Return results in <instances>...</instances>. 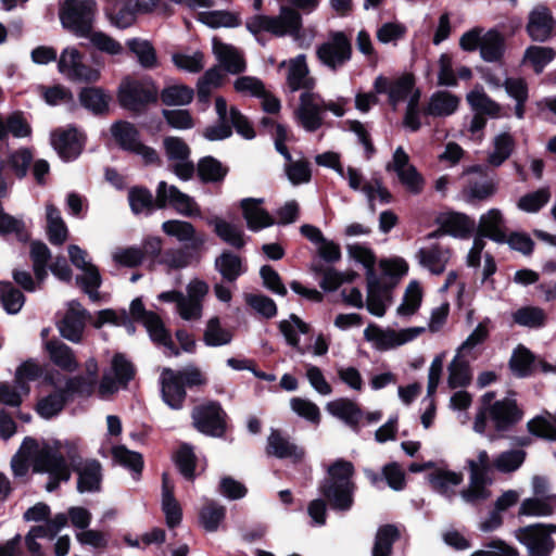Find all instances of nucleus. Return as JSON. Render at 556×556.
<instances>
[{
  "label": "nucleus",
  "instance_id": "56",
  "mask_svg": "<svg viewBox=\"0 0 556 556\" xmlns=\"http://www.w3.org/2000/svg\"><path fill=\"white\" fill-rule=\"evenodd\" d=\"M232 340V334L229 330L220 326L218 317H212L204 331V342L208 346H222L229 344Z\"/></svg>",
  "mask_w": 556,
  "mask_h": 556
},
{
  "label": "nucleus",
  "instance_id": "61",
  "mask_svg": "<svg viewBox=\"0 0 556 556\" xmlns=\"http://www.w3.org/2000/svg\"><path fill=\"white\" fill-rule=\"evenodd\" d=\"M525 458L526 453L522 450L505 451L493 459V467L500 472H513L522 465Z\"/></svg>",
  "mask_w": 556,
  "mask_h": 556
},
{
  "label": "nucleus",
  "instance_id": "55",
  "mask_svg": "<svg viewBox=\"0 0 556 556\" xmlns=\"http://www.w3.org/2000/svg\"><path fill=\"white\" fill-rule=\"evenodd\" d=\"M528 429L536 437L556 441V416L545 412L531 419Z\"/></svg>",
  "mask_w": 556,
  "mask_h": 556
},
{
  "label": "nucleus",
  "instance_id": "5",
  "mask_svg": "<svg viewBox=\"0 0 556 556\" xmlns=\"http://www.w3.org/2000/svg\"><path fill=\"white\" fill-rule=\"evenodd\" d=\"M459 47L466 52L479 49L480 58L484 62H500L505 53V38L496 28L484 30L473 27L465 31L459 38Z\"/></svg>",
  "mask_w": 556,
  "mask_h": 556
},
{
  "label": "nucleus",
  "instance_id": "37",
  "mask_svg": "<svg viewBox=\"0 0 556 556\" xmlns=\"http://www.w3.org/2000/svg\"><path fill=\"white\" fill-rule=\"evenodd\" d=\"M162 510L165 515L166 525L169 528H174L180 523L182 516L181 508L174 497V485L168 479L167 473H163Z\"/></svg>",
  "mask_w": 556,
  "mask_h": 556
},
{
  "label": "nucleus",
  "instance_id": "54",
  "mask_svg": "<svg viewBox=\"0 0 556 556\" xmlns=\"http://www.w3.org/2000/svg\"><path fill=\"white\" fill-rule=\"evenodd\" d=\"M143 325H144L150 338L154 342H157V343L164 345L173 354H175V355L178 354V351L175 350L174 343H173L168 332L166 331V329L163 325V321L155 313H151L150 315H148V319L144 320Z\"/></svg>",
  "mask_w": 556,
  "mask_h": 556
},
{
  "label": "nucleus",
  "instance_id": "18",
  "mask_svg": "<svg viewBox=\"0 0 556 556\" xmlns=\"http://www.w3.org/2000/svg\"><path fill=\"white\" fill-rule=\"evenodd\" d=\"M88 318V312L81 306L79 302H68L64 315L58 321V329L60 334L73 343H79L83 340V334Z\"/></svg>",
  "mask_w": 556,
  "mask_h": 556
},
{
  "label": "nucleus",
  "instance_id": "11",
  "mask_svg": "<svg viewBox=\"0 0 556 556\" xmlns=\"http://www.w3.org/2000/svg\"><path fill=\"white\" fill-rule=\"evenodd\" d=\"M425 331L422 327H410L401 330L381 329L369 325L364 330L365 339L380 351H387L413 341Z\"/></svg>",
  "mask_w": 556,
  "mask_h": 556
},
{
  "label": "nucleus",
  "instance_id": "51",
  "mask_svg": "<svg viewBox=\"0 0 556 556\" xmlns=\"http://www.w3.org/2000/svg\"><path fill=\"white\" fill-rule=\"evenodd\" d=\"M506 93L516 101L515 115L522 119L525 116V103L528 100V85L522 78L508 77L504 80Z\"/></svg>",
  "mask_w": 556,
  "mask_h": 556
},
{
  "label": "nucleus",
  "instance_id": "52",
  "mask_svg": "<svg viewBox=\"0 0 556 556\" xmlns=\"http://www.w3.org/2000/svg\"><path fill=\"white\" fill-rule=\"evenodd\" d=\"M198 21L210 27H236L240 24L236 13L216 10L207 11L206 9L197 10Z\"/></svg>",
  "mask_w": 556,
  "mask_h": 556
},
{
  "label": "nucleus",
  "instance_id": "47",
  "mask_svg": "<svg viewBox=\"0 0 556 556\" xmlns=\"http://www.w3.org/2000/svg\"><path fill=\"white\" fill-rule=\"evenodd\" d=\"M466 99L476 114H485L491 117H496L500 114V104L492 100L481 87H476L473 90L467 93Z\"/></svg>",
  "mask_w": 556,
  "mask_h": 556
},
{
  "label": "nucleus",
  "instance_id": "32",
  "mask_svg": "<svg viewBox=\"0 0 556 556\" xmlns=\"http://www.w3.org/2000/svg\"><path fill=\"white\" fill-rule=\"evenodd\" d=\"M464 480L463 473L444 468H434L428 475L431 488L440 495L451 500L455 495V488Z\"/></svg>",
  "mask_w": 556,
  "mask_h": 556
},
{
  "label": "nucleus",
  "instance_id": "62",
  "mask_svg": "<svg viewBox=\"0 0 556 556\" xmlns=\"http://www.w3.org/2000/svg\"><path fill=\"white\" fill-rule=\"evenodd\" d=\"M137 14L132 3H129L128 0L118 8L106 10V16L111 24L121 29L131 26L136 21Z\"/></svg>",
  "mask_w": 556,
  "mask_h": 556
},
{
  "label": "nucleus",
  "instance_id": "34",
  "mask_svg": "<svg viewBox=\"0 0 556 556\" xmlns=\"http://www.w3.org/2000/svg\"><path fill=\"white\" fill-rule=\"evenodd\" d=\"M419 263L431 274L440 275L451 258V251L442 245L422 248L418 252Z\"/></svg>",
  "mask_w": 556,
  "mask_h": 556
},
{
  "label": "nucleus",
  "instance_id": "28",
  "mask_svg": "<svg viewBox=\"0 0 556 556\" xmlns=\"http://www.w3.org/2000/svg\"><path fill=\"white\" fill-rule=\"evenodd\" d=\"M440 229L455 238H467L476 228V222L469 216L458 212L443 213L438 217Z\"/></svg>",
  "mask_w": 556,
  "mask_h": 556
},
{
  "label": "nucleus",
  "instance_id": "33",
  "mask_svg": "<svg viewBox=\"0 0 556 556\" xmlns=\"http://www.w3.org/2000/svg\"><path fill=\"white\" fill-rule=\"evenodd\" d=\"M477 236L483 239L486 237L500 243L506 241L504 218L500 210L491 208L480 216Z\"/></svg>",
  "mask_w": 556,
  "mask_h": 556
},
{
  "label": "nucleus",
  "instance_id": "19",
  "mask_svg": "<svg viewBox=\"0 0 556 556\" xmlns=\"http://www.w3.org/2000/svg\"><path fill=\"white\" fill-rule=\"evenodd\" d=\"M192 420L194 428L203 434L220 437L225 431V413L217 403L195 407Z\"/></svg>",
  "mask_w": 556,
  "mask_h": 556
},
{
  "label": "nucleus",
  "instance_id": "15",
  "mask_svg": "<svg viewBox=\"0 0 556 556\" xmlns=\"http://www.w3.org/2000/svg\"><path fill=\"white\" fill-rule=\"evenodd\" d=\"M84 55L76 48H65L59 59L58 68L72 81L94 83L99 79L98 70L84 63Z\"/></svg>",
  "mask_w": 556,
  "mask_h": 556
},
{
  "label": "nucleus",
  "instance_id": "39",
  "mask_svg": "<svg viewBox=\"0 0 556 556\" xmlns=\"http://www.w3.org/2000/svg\"><path fill=\"white\" fill-rule=\"evenodd\" d=\"M556 496H532L525 498L519 506L518 515L525 517L543 518L554 514Z\"/></svg>",
  "mask_w": 556,
  "mask_h": 556
},
{
  "label": "nucleus",
  "instance_id": "23",
  "mask_svg": "<svg viewBox=\"0 0 556 556\" xmlns=\"http://www.w3.org/2000/svg\"><path fill=\"white\" fill-rule=\"evenodd\" d=\"M85 137L77 128H59L51 135V144L64 161L76 159L83 151Z\"/></svg>",
  "mask_w": 556,
  "mask_h": 556
},
{
  "label": "nucleus",
  "instance_id": "53",
  "mask_svg": "<svg viewBox=\"0 0 556 556\" xmlns=\"http://www.w3.org/2000/svg\"><path fill=\"white\" fill-rule=\"evenodd\" d=\"M279 329L287 343L298 349V351L303 354L304 351L299 345V333H307L309 329L308 325L296 315L291 314L289 319H285L279 323Z\"/></svg>",
  "mask_w": 556,
  "mask_h": 556
},
{
  "label": "nucleus",
  "instance_id": "16",
  "mask_svg": "<svg viewBox=\"0 0 556 556\" xmlns=\"http://www.w3.org/2000/svg\"><path fill=\"white\" fill-rule=\"evenodd\" d=\"M157 97V88L152 80L125 79L119 87L118 99L121 104L132 111H137L143 104L153 102Z\"/></svg>",
  "mask_w": 556,
  "mask_h": 556
},
{
  "label": "nucleus",
  "instance_id": "63",
  "mask_svg": "<svg viewBox=\"0 0 556 556\" xmlns=\"http://www.w3.org/2000/svg\"><path fill=\"white\" fill-rule=\"evenodd\" d=\"M0 299L4 309L9 314H16L24 305L23 293L15 289L10 282L0 283Z\"/></svg>",
  "mask_w": 556,
  "mask_h": 556
},
{
  "label": "nucleus",
  "instance_id": "31",
  "mask_svg": "<svg viewBox=\"0 0 556 556\" xmlns=\"http://www.w3.org/2000/svg\"><path fill=\"white\" fill-rule=\"evenodd\" d=\"M460 103V98L450 91L433 92L424 109L425 114L433 117H447L454 114Z\"/></svg>",
  "mask_w": 556,
  "mask_h": 556
},
{
  "label": "nucleus",
  "instance_id": "20",
  "mask_svg": "<svg viewBox=\"0 0 556 556\" xmlns=\"http://www.w3.org/2000/svg\"><path fill=\"white\" fill-rule=\"evenodd\" d=\"M388 170H394L405 188L412 193H419L425 180L416 167L409 163V156L402 147H397L393 153L392 162L387 165Z\"/></svg>",
  "mask_w": 556,
  "mask_h": 556
},
{
  "label": "nucleus",
  "instance_id": "42",
  "mask_svg": "<svg viewBox=\"0 0 556 556\" xmlns=\"http://www.w3.org/2000/svg\"><path fill=\"white\" fill-rule=\"evenodd\" d=\"M515 148V140L513 136L507 132L497 134L492 140V149L488 155V163L491 166H501L513 153Z\"/></svg>",
  "mask_w": 556,
  "mask_h": 556
},
{
  "label": "nucleus",
  "instance_id": "30",
  "mask_svg": "<svg viewBox=\"0 0 556 556\" xmlns=\"http://www.w3.org/2000/svg\"><path fill=\"white\" fill-rule=\"evenodd\" d=\"M162 230L179 242L189 243L190 248L197 250L205 242V237L197 232L193 225L186 220L170 219L162 224Z\"/></svg>",
  "mask_w": 556,
  "mask_h": 556
},
{
  "label": "nucleus",
  "instance_id": "13",
  "mask_svg": "<svg viewBox=\"0 0 556 556\" xmlns=\"http://www.w3.org/2000/svg\"><path fill=\"white\" fill-rule=\"evenodd\" d=\"M155 204L159 208L169 205L186 217H201V210L195 200L165 181H160L157 185Z\"/></svg>",
  "mask_w": 556,
  "mask_h": 556
},
{
  "label": "nucleus",
  "instance_id": "4",
  "mask_svg": "<svg viewBox=\"0 0 556 556\" xmlns=\"http://www.w3.org/2000/svg\"><path fill=\"white\" fill-rule=\"evenodd\" d=\"M208 285L199 278L191 279L186 293L172 290L159 294L162 302L175 303L176 313L186 321H199L202 318L203 300L208 293Z\"/></svg>",
  "mask_w": 556,
  "mask_h": 556
},
{
  "label": "nucleus",
  "instance_id": "8",
  "mask_svg": "<svg viewBox=\"0 0 556 556\" xmlns=\"http://www.w3.org/2000/svg\"><path fill=\"white\" fill-rule=\"evenodd\" d=\"M302 25L301 15L294 9L282 7L278 16L254 15L247 22L252 34L267 31L275 36L298 35Z\"/></svg>",
  "mask_w": 556,
  "mask_h": 556
},
{
  "label": "nucleus",
  "instance_id": "26",
  "mask_svg": "<svg viewBox=\"0 0 556 556\" xmlns=\"http://www.w3.org/2000/svg\"><path fill=\"white\" fill-rule=\"evenodd\" d=\"M555 24L551 10L538 4L529 12L527 33L532 40L543 42L552 36Z\"/></svg>",
  "mask_w": 556,
  "mask_h": 556
},
{
  "label": "nucleus",
  "instance_id": "14",
  "mask_svg": "<svg viewBox=\"0 0 556 556\" xmlns=\"http://www.w3.org/2000/svg\"><path fill=\"white\" fill-rule=\"evenodd\" d=\"M67 250L72 264L83 271V275L76 278L77 283L92 301H98V288L101 285V276L98 268L90 262L87 251L80 247L71 244Z\"/></svg>",
  "mask_w": 556,
  "mask_h": 556
},
{
  "label": "nucleus",
  "instance_id": "49",
  "mask_svg": "<svg viewBox=\"0 0 556 556\" xmlns=\"http://www.w3.org/2000/svg\"><path fill=\"white\" fill-rule=\"evenodd\" d=\"M447 384L451 389L467 386L471 380V374L468 362L464 354L457 352L448 367Z\"/></svg>",
  "mask_w": 556,
  "mask_h": 556
},
{
  "label": "nucleus",
  "instance_id": "35",
  "mask_svg": "<svg viewBox=\"0 0 556 556\" xmlns=\"http://www.w3.org/2000/svg\"><path fill=\"white\" fill-rule=\"evenodd\" d=\"M261 199H244L241 201L243 216L249 229L258 231L274 224L273 217L261 206Z\"/></svg>",
  "mask_w": 556,
  "mask_h": 556
},
{
  "label": "nucleus",
  "instance_id": "3",
  "mask_svg": "<svg viewBox=\"0 0 556 556\" xmlns=\"http://www.w3.org/2000/svg\"><path fill=\"white\" fill-rule=\"evenodd\" d=\"M521 416L515 400L506 397L495 401L492 406L479 408L472 428L476 433L493 440L494 435L490 433L489 425L494 431L503 432L518 422Z\"/></svg>",
  "mask_w": 556,
  "mask_h": 556
},
{
  "label": "nucleus",
  "instance_id": "48",
  "mask_svg": "<svg viewBox=\"0 0 556 556\" xmlns=\"http://www.w3.org/2000/svg\"><path fill=\"white\" fill-rule=\"evenodd\" d=\"M46 216L50 242L56 245L63 244L67 239L68 231L60 211L52 204H48L46 207Z\"/></svg>",
  "mask_w": 556,
  "mask_h": 556
},
{
  "label": "nucleus",
  "instance_id": "38",
  "mask_svg": "<svg viewBox=\"0 0 556 556\" xmlns=\"http://www.w3.org/2000/svg\"><path fill=\"white\" fill-rule=\"evenodd\" d=\"M46 350L51 362L61 369L73 372L78 368V362L73 350L59 340H51L46 343Z\"/></svg>",
  "mask_w": 556,
  "mask_h": 556
},
{
  "label": "nucleus",
  "instance_id": "36",
  "mask_svg": "<svg viewBox=\"0 0 556 556\" xmlns=\"http://www.w3.org/2000/svg\"><path fill=\"white\" fill-rule=\"evenodd\" d=\"M213 51L227 72L238 74L245 70V62L235 47L214 39Z\"/></svg>",
  "mask_w": 556,
  "mask_h": 556
},
{
  "label": "nucleus",
  "instance_id": "1",
  "mask_svg": "<svg viewBox=\"0 0 556 556\" xmlns=\"http://www.w3.org/2000/svg\"><path fill=\"white\" fill-rule=\"evenodd\" d=\"M29 462L34 471L49 475L46 484L48 492L54 491L62 481L71 478V469L61 455L55 454L47 444L39 446L35 440L26 438L11 460L14 476L24 477L28 471Z\"/></svg>",
  "mask_w": 556,
  "mask_h": 556
},
{
  "label": "nucleus",
  "instance_id": "29",
  "mask_svg": "<svg viewBox=\"0 0 556 556\" xmlns=\"http://www.w3.org/2000/svg\"><path fill=\"white\" fill-rule=\"evenodd\" d=\"M77 472V490L79 493L98 492L102 481V466L96 459H85L74 468Z\"/></svg>",
  "mask_w": 556,
  "mask_h": 556
},
{
  "label": "nucleus",
  "instance_id": "43",
  "mask_svg": "<svg viewBox=\"0 0 556 556\" xmlns=\"http://www.w3.org/2000/svg\"><path fill=\"white\" fill-rule=\"evenodd\" d=\"M267 453L278 458H292L294 460L300 459L303 456V451L301 448L291 443L276 430H273L268 437Z\"/></svg>",
  "mask_w": 556,
  "mask_h": 556
},
{
  "label": "nucleus",
  "instance_id": "9",
  "mask_svg": "<svg viewBox=\"0 0 556 556\" xmlns=\"http://www.w3.org/2000/svg\"><path fill=\"white\" fill-rule=\"evenodd\" d=\"M352 54L351 39L343 31H331L328 39L316 48L317 60L332 72L344 67Z\"/></svg>",
  "mask_w": 556,
  "mask_h": 556
},
{
  "label": "nucleus",
  "instance_id": "45",
  "mask_svg": "<svg viewBox=\"0 0 556 556\" xmlns=\"http://www.w3.org/2000/svg\"><path fill=\"white\" fill-rule=\"evenodd\" d=\"M214 265L215 269L228 282H235L245 271L242 260L229 251H225L216 257Z\"/></svg>",
  "mask_w": 556,
  "mask_h": 556
},
{
  "label": "nucleus",
  "instance_id": "2",
  "mask_svg": "<svg viewBox=\"0 0 556 556\" xmlns=\"http://www.w3.org/2000/svg\"><path fill=\"white\" fill-rule=\"evenodd\" d=\"M353 475L354 466L348 460L339 459L329 467L328 477L319 490L332 509L349 511L352 508L355 492Z\"/></svg>",
  "mask_w": 556,
  "mask_h": 556
},
{
  "label": "nucleus",
  "instance_id": "17",
  "mask_svg": "<svg viewBox=\"0 0 556 556\" xmlns=\"http://www.w3.org/2000/svg\"><path fill=\"white\" fill-rule=\"evenodd\" d=\"M374 90L378 94H388V101L393 109L417 90L415 89V79L412 74H403L397 77H386L379 75L374 81Z\"/></svg>",
  "mask_w": 556,
  "mask_h": 556
},
{
  "label": "nucleus",
  "instance_id": "59",
  "mask_svg": "<svg viewBox=\"0 0 556 556\" xmlns=\"http://www.w3.org/2000/svg\"><path fill=\"white\" fill-rule=\"evenodd\" d=\"M84 108L96 114L103 113L108 109L110 97L98 88H85L79 94Z\"/></svg>",
  "mask_w": 556,
  "mask_h": 556
},
{
  "label": "nucleus",
  "instance_id": "57",
  "mask_svg": "<svg viewBox=\"0 0 556 556\" xmlns=\"http://www.w3.org/2000/svg\"><path fill=\"white\" fill-rule=\"evenodd\" d=\"M555 55L556 52L553 48L531 46L526 50L523 61L529 63L536 73H541Z\"/></svg>",
  "mask_w": 556,
  "mask_h": 556
},
{
  "label": "nucleus",
  "instance_id": "44",
  "mask_svg": "<svg viewBox=\"0 0 556 556\" xmlns=\"http://www.w3.org/2000/svg\"><path fill=\"white\" fill-rule=\"evenodd\" d=\"M129 51L137 58L141 67L152 70L157 67L159 60L152 43L142 38H131L126 42Z\"/></svg>",
  "mask_w": 556,
  "mask_h": 556
},
{
  "label": "nucleus",
  "instance_id": "10",
  "mask_svg": "<svg viewBox=\"0 0 556 556\" xmlns=\"http://www.w3.org/2000/svg\"><path fill=\"white\" fill-rule=\"evenodd\" d=\"M470 477L468 486L462 491L460 496L466 503H477L490 497V491L486 485L490 483L489 472L493 467L489 454L480 451L476 459L467 460Z\"/></svg>",
  "mask_w": 556,
  "mask_h": 556
},
{
  "label": "nucleus",
  "instance_id": "27",
  "mask_svg": "<svg viewBox=\"0 0 556 556\" xmlns=\"http://www.w3.org/2000/svg\"><path fill=\"white\" fill-rule=\"evenodd\" d=\"M288 65L287 83L291 91L309 90L313 91L316 79L309 76V68L306 63V55L299 54L288 62H282L281 65Z\"/></svg>",
  "mask_w": 556,
  "mask_h": 556
},
{
  "label": "nucleus",
  "instance_id": "21",
  "mask_svg": "<svg viewBox=\"0 0 556 556\" xmlns=\"http://www.w3.org/2000/svg\"><path fill=\"white\" fill-rule=\"evenodd\" d=\"M111 131L114 139L123 149L137 153L146 163L156 161V152L141 143L137 129L130 123L117 122L112 126Z\"/></svg>",
  "mask_w": 556,
  "mask_h": 556
},
{
  "label": "nucleus",
  "instance_id": "41",
  "mask_svg": "<svg viewBox=\"0 0 556 556\" xmlns=\"http://www.w3.org/2000/svg\"><path fill=\"white\" fill-rule=\"evenodd\" d=\"M327 412L350 427H356L362 418L359 407L349 399H338L326 405Z\"/></svg>",
  "mask_w": 556,
  "mask_h": 556
},
{
  "label": "nucleus",
  "instance_id": "24",
  "mask_svg": "<svg viewBox=\"0 0 556 556\" xmlns=\"http://www.w3.org/2000/svg\"><path fill=\"white\" fill-rule=\"evenodd\" d=\"M160 384L163 402L172 409H181L187 394L179 375L170 368H164L160 376Z\"/></svg>",
  "mask_w": 556,
  "mask_h": 556
},
{
  "label": "nucleus",
  "instance_id": "12",
  "mask_svg": "<svg viewBox=\"0 0 556 556\" xmlns=\"http://www.w3.org/2000/svg\"><path fill=\"white\" fill-rule=\"evenodd\" d=\"M324 113L325 100L319 93L306 90L300 94L294 117L306 131L313 132L321 127Z\"/></svg>",
  "mask_w": 556,
  "mask_h": 556
},
{
  "label": "nucleus",
  "instance_id": "64",
  "mask_svg": "<svg viewBox=\"0 0 556 556\" xmlns=\"http://www.w3.org/2000/svg\"><path fill=\"white\" fill-rule=\"evenodd\" d=\"M162 101L167 105H186L193 99V90L185 85H172L161 93Z\"/></svg>",
  "mask_w": 556,
  "mask_h": 556
},
{
  "label": "nucleus",
  "instance_id": "25",
  "mask_svg": "<svg viewBox=\"0 0 556 556\" xmlns=\"http://www.w3.org/2000/svg\"><path fill=\"white\" fill-rule=\"evenodd\" d=\"M112 374H105L100 382L99 392L102 396L116 392L119 386H126L134 376L132 365L121 354L112 359Z\"/></svg>",
  "mask_w": 556,
  "mask_h": 556
},
{
  "label": "nucleus",
  "instance_id": "50",
  "mask_svg": "<svg viewBox=\"0 0 556 556\" xmlns=\"http://www.w3.org/2000/svg\"><path fill=\"white\" fill-rule=\"evenodd\" d=\"M399 538L400 531L395 526H381L376 533L372 556H391L393 544Z\"/></svg>",
  "mask_w": 556,
  "mask_h": 556
},
{
  "label": "nucleus",
  "instance_id": "6",
  "mask_svg": "<svg viewBox=\"0 0 556 556\" xmlns=\"http://www.w3.org/2000/svg\"><path fill=\"white\" fill-rule=\"evenodd\" d=\"M556 523H534L518 528L515 539L526 547L529 556H551L556 547Z\"/></svg>",
  "mask_w": 556,
  "mask_h": 556
},
{
  "label": "nucleus",
  "instance_id": "46",
  "mask_svg": "<svg viewBox=\"0 0 556 556\" xmlns=\"http://www.w3.org/2000/svg\"><path fill=\"white\" fill-rule=\"evenodd\" d=\"M207 224L213 226L216 235L231 247L240 249L244 245L243 231L238 225L217 216L208 219Z\"/></svg>",
  "mask_w": 556,
  "mask_h": 556
},
{
  "label": "nucleus",
  "instance_id": "58",
  "mask_svg": "<svg viewBox=\"0 0 556 556\" xmlns=\"http://www.w3.org/2000/svg\"><path fill=\"white\" fill-rule=\"evenodd\" d=\"M51 257L50 250L42 242H33L30 245V258L33 261L34 273L37 281L40 283L47 277V263Z\"/></svg>",
  "mask_w": 556,
  "mask_h": 556
},
{
  "label": "nucleus",
  "instance_id": "7",
  "mask_svg": "<svg viewBox=\"0 0 556 556\" xmlns=\"http://www.w3.org/2000/svg\"><path fill=\"white\" fill-rule=\"evenodd\" d=\"M94 15L96 2L93 0H65L60 10L63 27L80 38L88 37L92 31Z\"/></svg>",
  "mask_w": 556,
  "mask_h": 556
},
{
  "label": "nucleus",
  "instance_id": "40",
  "mask_svg": "<svg viewBox=\"0 0 556 556\" xmlns=\"http://www.w3.org/2000/svg\"><path fill=\"white\" fill-rule=\"evenodd\" d=\"M389 301V290L380 285L377 277L367 279L366 306L370 314L382 317Z\"/></svg>",
  "mask_w": 556,
  "mask_h": 556
},
{
  "label": "nucleus",
  "instance_id": "60",
  "mask_svg": "<svg viewBox=\"0 0 556 556\" xmlns=\"http://www.w3.org/2000/svg\"><path fill=\"white\" fill-rule=\"evenodd\" d=\"M422 292L417 281H412L405 291L403 302L397 307L396 312L400 316H412L420 306Z\"/></svg>",
  "mask_w": 556,
  "mask_h": 556
},
{
  "label": "nucleus",
  "instance_id": "22",
  "mask_svg": "<svg viewBox=\"0 0 556 556\" xmlns=\"http://www.w3.org/2000/svg\"><path fill=\"white\" fill-rule=\"evenodd\" d=\"M164 148L175 175L182 180L190 179L194 165L189 160L190 149L187 143L178 137H167L164 139Z\"/></svg>",
  "mask_w": 556,
  "mask_h": 556
}]
</instances>
